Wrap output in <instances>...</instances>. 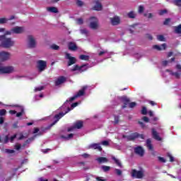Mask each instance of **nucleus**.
I'll use <instances>...</instances> for the list:
<instances>
[{
	"instance_id": "nucleus-46",
	"label": "nucleus",
	"mask_w": 181,
	"mask_h": 181,
	"mask_svg": "<svg viewBox=\"0 0 181 181\" xmlns=\"http://www.w3.org/2000/svg\"><path fill=\"white\" fill-rule=\"evenodd\" d=\"M102 145L104 146H108V145H110V142L108 141H102Z\"/></svg>"
},
{
	"instance_id": "nucleus-37",
	"label": "nucleus",
	"mask_w": 181,
	"mask_h": 181,
	"mask_svg": "<svg viewBox=\"0 0 181 181\" xmlns=\"http://www.w3.org/2000/svg\"><path fill=\"white\" fill-rule=\"evenodd\" d=\"M60 47H59V45H56L54 44L51 45V49H52L53 50H59Z\"/></svg>"
},
{
	"instance_id": "nucleus-5",
	"label": "nucleus",
	"mask_w": 181,
	"mask_h": 181,
	"mask_svg": "<svg viewBox=\"0 0 181 181\" xmlns=\"http://www.w3.org/2000/svg\"><path fill=\"white\" fill-rule=\"evenodd\" d=\"M13 71H15L13 66H4L0 64V74L13 73Z\"/></svg>"
},
{
	"instance_id": "nucleus-62",
	"label": "nucleus",
	"mask_w": 181,
	"mask_h": 181,
	"mask_svg": "<svg viewBox=\"0 0 181 181\" xmlns=\"http://www.w3.org/2000/svg\"><path fill=\"white\" fill-rule=\"evenodd\" d=\"M81 156H82V158H88V157L90 156V155H88V154H87V153H84V154H83Z\"/></svg>"
},
{
	"instance_id": "nucleus-23",
	"label": "nucleus",
	"mask_w": 181,
	"mask_h": 181,
	"mask_svg": "<svg viewBox=\"0 0 181 181\" xmlns=\"http://www.w3.org/2000/svg\"><path fill=\"white\" fill-rule=\"evenodd\" d=\"M89 148L92 149H98V151H103V148H101V146H100V144H92L89 146Z\"/></svg>"
},
{
	"instance_id": "nucleus-22",
	"label": "nucleus",
	"mask_w": 181,
	"mask_h": 181,
	"mask_svg": "<svg viewBox=\"0 0 181 181\" xmlns=\"http://www.w3.org/2000/svg\"><path fill=\"white\" fill-rule=\"evenodd\" d=\"M103 54H106L108 58L111 56V52H109L107 49H101L100 51H98V56H103Z\"/></svg>"
},
{
	"instance_id": "nucleus-2",
	"label": "nucleus",
	"mask_w": 181,
	"mask_h": 181,
	"mask_svg": "<svg viewBox=\"0 0 181 181\" xmlns=\"http://www.w3.org/2000/svg\"><path fill=\"white\" fill-rule=\"evenodd\" d=\"M5 36H6V35H5V33L4 35L0 36L1 46L6 48L13 46V45H15V42H13L11 38H6Z\"/></svg>"
},
{
	"instance_id": "nucleus-33",
	"label": "nucleus",
	"mask_w": 181,
	"mask_h": 181,
	"mask_svg": "<svg viewBox=\"0 0 181 181\" xmlns=\"http://www.w3.org/2000/svg\"><path fill=\"white\" fill-rule=\"evenodd\" d=\"M79 58L81 59V60H88V59H90V57L87 55H81Z\"/></svg>"
},
{
	"instance_id": "nucleus-45",
	"label": "nucleus",
	"mask_w": 181,
	"mask_h": 181,
	"mask_svg": "<svg viewBox=\"0 0 181 181\" xmlns=\"http://www.w3.org/2000/svg\"><path fill=\"white\" fill-rule=\"evenodd\" d=\"M168 13V11L166 10H160L158 11L159 15H165V13Z\"/></svg>"
},
{
	"instance_id": "nucleus-40",
	"label": "nucleus",
	"mask_w": 181,
	"mask_h": 181,
	"mask_svg": "<svg viewBox=\"0 0 181 181\" xmlns=\"http://www.w3.org/2000/svg\"><path fill=\"white\" fill-rule=\"evenodd\" d=\"M115 172L118 176H121L122 175V171H121L119 169H115Z\"/></svg>"
},
{
	"instance_id": "nucleus-51",
	"label": "nucleus",
	"mask_w": 181,
	"mask_h": 181,
	"mask_svg": "<svg viewBox=\"0 0 181 181\" xmlns=\"http://www.w3.org/2000/svg\"><path fill=\"white\" fill-rule=\"evenodd\" d=\"M123 101H124V104H125V105H127V104H128L129 103V99H128L127 98H123Z\"/></svg>"
},
{
	"instance_id": "nucleus-24",
	"label": "nucleus",
	"mask_w": 181,
	"mask_h": 181,
	"mask_svg": "<svg viewBox=\"0 0 181 181\" xmlns=\"http://www.w3.org/2000/svg\"><path fill=\"white\" fill-rule=\"evenodd\" d=\"M68 47L69 50H71L72 52H75V50L77 49V45H76V43L74 42H69L68 44Z\"/></svg>"
},
{
	"instance_id": "nucleus-56",
	"label": "nucleus",
	"mask_w": 181,
	"mask_h": 181,
	"mask_svg": "<svg viewBox=\"0 0 181 181\" xmlns=\"http://www.w3.org/2000/svg\"><path fill=\"white\" fill-rule=\"evenodd\" d=\"M15 149L16 151H19V149H21V144H16L15 145Z\"/></svg>"
},
{
	"instance_id": "nucleus-42",
	"label": "nucleus",
	"mask_w": 181,
	"mask_h": 181,
	"mask_svg": "<svg viewBox=\"0 0 181 181\" xmlns=\"http://www.w3.org/2000/svg\"><path fill=\"white\" fill-rule=\"evenodd\" d=\"M144 9L145 8L143 7V6H139V10H138L139 13H142V12H144Z\"/></svg>"
},
{
	"instance_id": "nucleus-64",
	"label": "nucleus",
	"mask_w": 181,
	"mask_h": 181,
	"mask_svg": "<svg viewBox=\"0 0 181 181\" xmlns=\"http://www.w3.org/2000/svg\"><path fill=\"white\" fill-rule=\"evenodd\" d=\"M39 181H47V179H44L43 177H41L39 179Z\"/></svg>"
},
{
	"instance_id": "nucleus-12",
	"label": "nucleus",
	"mask_w": 181,
	"mask_h": 181,
	"mask_svg": "<svg viewBox=\"0 0 181 181\" xmlns=\"http://www.w3.org/2000/svg\"><path fill=\"white\" fill-rule=\"evenodd\" d=\"M28 45L30 47H35V46H36V40H35V37H33V36L28 35Z\"/></svg>"
},
{
	"instance_id": "nucleus-9",
	"label": "nucleus",
	"mask_w": 181,
	"mask_h": 181,
	"mask_svg": "<svg viewBox=\"0 0 181 181\" xmlns=\"http://www.w3.org/2000/svg\"><path fill=\"white\" fill-rule=\"evenodd\" d=\"M15 138H16V134H14L10 139H9V136L6 135L2 139L0 137V142H1V144H8L9 141L10 142H13Z\"/></svg>"
},
{
	"instance_id": "nucleus-58",
	"label": "nucleus",
	"mask_w": 181,
	"mask_h": 181,
	"mask_svg": "<svg viewBox=\"0 0 181 181\" xmlns=\"http://www.w3.org/2000/svg\"><path fill=\"white\" fill-rule=\"evenodd\" d=\"M43 98V95L40 94V95H35V100H39V98Z\"/></svg>"
},
{
	"instance_id": "nucleus-15",
	"label": "nucleus",
	"mask_w": 181,
	"mask_h": 181,
	"mask_svg": "<svg viewBox=\"0 0 181 181\" xmlns=\"http://www.w3.org/2000/svg\"><path fill=\"white\" fill-rule=\"evenodd\" d=\"M88 67L87 65H83L82 66H78V65H76L74 66V68L71 69L72 71H86L87 70Z\"/></svg>"
},
{
	"instance_id": "nucleus-32",
	"label": "nucleus",
	"mask_w": 181,
	"mask_h": 181,
	"mask_svg": "<svg viewBox=\"0 0 181 181\" xmlns=\"http://www.w3.org/2000/svg\"><path fill=\"white\" fill-rule=\"evenodd\" d=\"M157 39L160 42H165V37L163 35H158Z\"/></svg>"
},
{
	"instance_id": "nucleus-14",
	"label": "nucleus",
	"mask_w": 181,
	"mask_h": 181,
	"mask_svg": "<svg viewBox=\"0 0 181 181\" xmlns=\"http://www.w3.org/2000/svg\"><path fill=\"white\" fill-rule=\"evenodd\" d=\"M11 57V54L6 52H0V60L1 62H5V60H8Z\"/></svg>"
},
{
	"instance_id": "nucleus-55",
	"label": "nucleus",
	"mask_w": 181,
	"mask_h": 181,
	"mask_svg": "<svg viewBox=\"0 0 181 181\" xmlns=\"http://www.w3.org/2000/svg\"><path fill=\"white\" fill-rule=\"evenodd\" d=\"M119 119V117H118V116H115V121H114V123H115V124H117Z\"/></svg>"
},
{
	"instance_id": "nucleus-1",
	"label": "nucleus",
	"mask_w": 181,
	"mask_h": 181,
	"mask_svg": "<svg viewBox=\"0 0 181 181\" xmlns=\"http://www.w3.org/2000/svg\"><path fill=\"white\" fill-rule=\"evenodd\" d=\"M87 90V86H83L82 89H81L76 95L69 98V100H67L64 104L61 107V110H66L67 108V111L64 113L60 112L58 115H55L54 117H52L53 122L50 125V127H53V125H55L57 124V122L60 119V118H62V117H64L67 112L71 111L70 107H69V103H71V101H74L76 98H78V97H81V95H84V91Z\"/></svg>"
},
{
	"instance_id": "nucleus-59",
	"label": "nucleus",
	"mask_w": 181,
	"mask_h": 181,
	"mask_svg": "<svg viewBox=\"0 0 181 181\" xmlns=\"http://www.w3.org/2000/svg\"><path fill=\"white\" fill-rule=\"evenodd\" d=\"M158 160H160V162H163L164 163H165V162H166V160H165V158H162V157H159Z\"/></svg>"
},
{
	"instance_id": "nucleus-19",
	"label": "nucleus",
	"mask_w": 181,
	"mask_h": 181,
	"mask_svg": "<svg viewBox=\"0 0 181 181\" xmlns=\"http://www.w3.org/2000/svg\"><path fill=\"white\" fill-rule=\"evenodd\" d=\"M134 152L137 154L139 155V156H144V148L141 146H138L134 148Z\"/></svg>"
},
{
	"instance_id": "nucleus-17",
	"label": "nucleus",
	"mask_w": 181,
	"mask_h": 181,
	"mask_svg": "<svg viewBox=\"0 0 181 181\" xmlns=\"http://www.w3.org/2000/svg\"><path fill=\"white\" fill-rule=\"evenodd\" d=\"M110 21H111L112 25L115 26L117 25H119V22H121V19L118 16H116L113 18H111Z\"/></svg>"
},
{
	"instance_id": "nucleus-18",
	"label": "nucleus",
	"mask_w": 181,
	"mask_h": 181,
	"mask_svg": "<svg viewBox=\"0 0 181 181\" xmlns=\"http://www.w3.org/2000/svg\"><path fill=\"white\" fill-rule=\"evenodd\" d=\"M152 135L153 138H154V139L156 141H162V138L159 136V134H158V132H156L155 129H152Z\"/></svg>"
},
{
	"instance_id": "nucleus-38",
	"label": "nucleus",
	"mask_w": 181,
	"mask_h": 181,
	"mask_svg": "<svg viewBox=\"0 0 181 181\" xmlns=\"http://www.w3.org/2000/svg\"><path fill=\"white\" fill-rule=\"evenodd\" d=\"M173 4H175L177 6H181V0H175Z\"/></svg>"
},
{
	"instance_id": "nucleus-11",
	"label": "nucleus",
	"mask_w": 181,
	"mask_h": 181,
	"mask_svg": "<svg viewBox=\"0 0 181 181\" xmlns=\"http://www.w3.org/2000/svg\"><path fill=\"white\" fill-rule=\"evenodd\" d=\"M65 59L69 60L68 66H71L74 64L76 62V59L74 57H71V55L69 53H66Z\"/></svg>"
},
{
	"instance_id": "nucleus-29",
	"label": "nucleus",
	"mask_w": 181,
	"mask_h": 181,
	"mask_svg": "<svg viewBox=\"0 0 181 181\" xmlns=\"http://www.w3.org/2000/svg\"><path fill=\"white\" fill-rule=\"evenodd\" d=\"M146 146L147 148L150 150V151H152L153 149V147L152 146V144H151V139H148L146 140Z\"/></svg>"
},
{
	"instance_id": "nucleus-34",
	"label": "nucleus",
	"mask_w": 181,
	"mask_h": 181,
	"mask_svg": "<svg viewBox=\"0 0 181 181\" xmlns=\"http://www.w3.org/2000/svg\"><path fill=\"white\" fill-rule=\"evenodd\" d=\"M102 169H103V170H104V172H108V170H110V169H111V167L107 166V165H103V166H102Z\"/></svg>"
},
{
	"instance_id": "nucleus-26",
	"label": "nucleus",
	"mask_w": 181,
	"mask_h": 181,
	"mask_svg": "<svg viewBox=\"0 0 181 181\" xmlns=\"http://www.w3.org/2000/svg\"><path fill=\"white\" fill-rule=\"evenodd\" d=\"M153 49H156V50H165V49H166V44H163L161 45H154Z\"/></svg>"
},
{
	"instance_id": "nucleus-21",
	"label": "nucleus",
	"mask_w": 181,
	"mask_h": 181,
	"mask_svg": "<svg viewBox=\"0 0 181 181\" xmlns=\"http://www.w3.org/2000/svg\"><path fill=\"white\" fill-rule=\"evenodd\" d=\"M12 19H15V16H11L9 18H0V25L7 23L8 21H12Z\"/></svg>"
},
{
	"instance_id": "nucleus-54",
	"label": "nucleus",
	"mask_w": 181,
	"mask_h": 181,
	"mask_svg": "<svg viewBox=\"0 0 181 181\" xmlns=\"http://www.w3.org/2000/svg\"><path fill=\"white\" fill-rule=\"evenodd\" d=\"M144 16H146V18H148V19H149V18H152L153 16H152V13H145Z\"/></svg>"
},
{
	"instance_id": "nucleus-31",
	"label": "nucleus",
	"mask_w": 181,
	"mask_h": 181,
	"mask_svg": "<svg viewBox=\"0 0 181 181\" xmlns=\"http://www.w3.org/2000/svg\"><path fill=\"white\" fill-rule=\"evenodd\" d=\"M129 18H134L136 16V14L134 11H130L128 14Z\"/></svg>"
},
{
	"instance_id": "nucleus-49",
	"label": "nucleus",
	"mask_w": 181,
	"mask_h": 181,
	"mask_svg": "<svg viewBox=\"0 0 181 181\" xmlns=\"http://www.w3.org/2000/svg\"><path fill=\"white\" fill-rule=\"evenodd\" d=\"M42 90H43V86H39L37 88H35V91H42Z\"/></svg>"
},
{
	"instance_id": "nucleus-20",
	"label": "nucleus",
	"mask_w": 181,
	"mask_h": 181,
	"mask_svg": "<svg viewBox=\"0 0 181 181\" xmlns=\"http://www.w3.org/2000/svg\"><path fill=\"white\" fill-rule=\"evenodd\" d=\"M66 81V78L64 76L59 77L55 81V86H60Z\"/></svg>"
},
{
	"instance_id": "nucleus-8",
	"label": "nucleus",
	"mask_w": 181,
	"mask_h": 181,
	"mask_svg": "<svg viewBox=\"0 0 181 181\" xmlns=\"http://www.w3.org/2000/svg\"><path fill=\"white\" fill-rule=\"evenodd\" d=\"M83 127V122L78 121L74 124V125L68 129V132H71V131H74L75 129H80Z\"/></svg>"
},
{
	"instance_id": "nucleus-13",
	"label": "nucleus",
	"mask_w": 181,
	"mask_h": 181,
	"mask_svg": "<svg viewBox=\"0 0 181 181\" xmlns=\"http://www.w3.org/2000/svg\"><path fill=\"white\" fill-rule=\"evenodd\" d=\"M47 64V63L45 61H43V60L37 61L38 70H40V71H43V70L46 69Z\"/></svg>"
},
{
	"instance_id": "nucleus-50",
	"label": "nucleus",
	"mask_w": 181,
	"mask_h": 181,
	"mask_svg": "<svg viewBox=\"0 0 181 181\" xmlns=\"http://www.w3.org/2000/svg\"><path fill=\"white\" fill-rule=\"evenodd\" d=\"M81 33H82V35H87L88 32L87 31V30L83 29V30H81Z\"/></svg>"
},
{
	"instance_id": "nucleus-52",
	"label": "nucleus",
	"mask_w": 181,
	"mask_h": 181,
	"mask_svg": "<svg viewBox=\"0 0 181 181\" xmlns=\"http://www.w3.org/2000/svg\"><path fill=\"white\" fill-rule=\"evenodd\" d=\"M76 4H77V6H83V1H80V0H78L77 1V2H76Z\"/></svg>"
},
{
	"instance_id": "nucleus-53",
	"label": "nucleus",
	"mask_w": 181,
	"mask_h": 181,
	"mask_svg": "<svg viewBox=\"0 0 181 181\" xmlns=\"http://www.w3.org/2000/svg\"><path fill=\"white\" fill-rule=\"evenodd\" d=\"M168 156L170 157V162H173V160H175V158H173V156H172V155H170V153H168Z\"/></svg>"
},
{
	"instance_id": "nucleus-3",
	"label": "nucleus",
	"mask_w": 181,
	"mask_h": 181,
	"mask_svg": "<svg viewBox=\"0 0 181 181\" xmlns=\"http://www.w3.org/2000/svg\"><path fill=\"white\" fill-rule=\"evenodd\" d=\"M131 175L132 177H134L135 179H142V177L145 176V170L142 169L140 170H132Z\"/></svg>"
},
{
	"instance_id": "nucleus-27",
	"label": "nucleus",
	"mask_w": 181,
	"mask_h": 181,
	"mask_svg": "<svg viewBox=\"0 0 181 181\" xmlns=\"http://www.w3.org/2000/svg\"><path fill=\"white\" fill-rule=\"evenodd\" d=\"M96 160L98 162V163H105L108 162V159L105 157H99L96 159Z\"/></svg>"
},
{
	"instance_id": "nucleus-47",
	"label": "nucleus",
	"mask_w": 181,
	"mask_h": 181,
	"mask_svg": "<svg viewBox=\"0 0 181 181\" xmlns=\"http://www.w3.org/2000/svg\"><path fill=\"white\" fill-rule=\"evenodd\" d=\"M5 114H6V110L5 109L0 110V116L5 115Z\"/></svg>"
},
{
	"instance_id": "nucleus-48",
	"label": "nucleus",
	"mask_w": 181,
	"mask_h": 181,
	"mask_svg": "<svg viewBox=\"0 0 181 181\" xmlns=\"http://www.w3.org/2000/svg\"><path fill=\"white\" fill-rule=\"evenodd\" d=\"M136 105V103L135 102L131 103L129 105V108H134Z\"/></svg>"
},
{
	"instance_id": "nucleus-28",
	"label": "nucleus",
	"mask_w": 181,
	"mask_h": 181,
	"mask_svg": "<svg viewBox=\"0 0 181 181\" xmlns=\"http://www.w3.org/2000/svg\"><path fill=\"white\" fill-rule=\"evenodd\" d=\"M17 111H20L16 114V117H19L22 115H23V107L18 106L17 108Z\"/></svg>"
},
{
	"instance_id": "nucleus-10",
	"label": "nucleus",
	"mask_w": 181,
	"mask_h": 181,
	"mask_svg": "<svg viewBox=\"0 0 181 181\" xmlns=\"http://www.w3.org/2000/svg\"><path fill=\"white\" fill-rule=\"evenodd\" d=\"M136 138H139L140 139H144L145 136L144 134H139L138 133H133L127 136V139L129 141H134V139H136Z\"/></svg>"
},
{
	"instance_id": "nucleus-36",
	"label": "nucleus",
	"mask_w": 181,
	"mask_h": 181,
	"mask_svg": "<svg viewBox=\"0 0 181 181\" xmlns=\"http://www.w3.org/2000/svg\"><path fill=\"white\" fill-rule=\"evenodd\" d=\"M74 135L73 134H69L67 136H62V138H64V139H71V138H73Z\"/></svg>"
},
{
	"instance_id": "nucleus-41",
	"label": "nucleus",
	"mask_w": 181,
	"mask_h": 181,
	"mask_svg": "<svg viewBox=\"0 0 181 181\" xmlns=\"http://www.w3.org/2000/svg\"><path fill=\"white\" fill-rule=\"evenodd\" d=\"M4 152L6 153H15V150L5 149Z\"/></svg>"
},
{
	"instance_id": "nucleus-57",
	"label": "nucleus",
	"mask_w": 181,
	"mask_h": 181,
	"mask_svg": "<svg viewBox=\"0 0 181 181\" xmlns=\"http://www.w3.org/2000/svg\"><path fill=\"white\" fill-rule=\"evenodd\" d=\"M143 121H144V122H149V118L146 117H144L142 118Z\"/></svg>"
},
{
	"instance_id": "nucleus-16",
	"label": "nucleus",
	"mask_w": 181,
	"mask_h": 181,
	"mask_svg": "<svg viewBox=\"0 0 181 181\" xmlns=\"http://www.w3.org/2000/svg\"><path fill=\"white\" fill-rule=\"evenodd\" d=\"M93 4H95V6H93L94 11H102L103 5H101V3H100L98 0H94Z\"/></svg>"
},
{
	"instance_id": "nucleus-25",
	"label": "nucleus",
	"mask_w": 181,
	"mask_h": 181,
	"mask_svg": "<svg viewBox=\"0 0 181 181\" xmlns=\"http://www.w3.org/2000/svg\"><path fill=\"white\" fill-rule=\"evenodd\" d=\"M47 11L51 13H59V10L56 7H47Z\"/></svg>"
},
{
	"instance_id": "nucleus-35",
	"label": "nucleus",
	"mask_w": 181,
	"mask_h": 181,
	"mask_svg": "<svg viewBox=\"0 0 181 181\" xmlns=\"http://www.w3.org/2000/svg\"><path fill=\"white\" fill-rule=\"evenodd\" d=\"M175 33H181V25H178L177 27H175Z\"/></svg>"
},
{
	"instance_id": "nucleus-7",
	"label": "nucleus",
	"mask_w": 181,
	"mask_h": 181,
	"mask_svg": "<svg viewBox=\"0 0 181 181\" xmlns=\"http://www.w3.org/2000/svg\"><path fill=\"white\" fill-rule=\"evenodd\" d=\"M176 69L178 71L177 72H173L170 70H167V71L168 73H170V74H171V76H173V77H175V78H180L181 65L180 64H177Z\"/></svg>"
},
{
	"instance_id": "nucleus-4",
	"label": "nucleus",
	"mask_w": 181,
	"mask_h": 181,
	"mask_svg": "<svg viewBox=\"0 0 181 181\" xmlns=\"http://www.w3.org/2000/svg\"><path fill=\"white\" fill-rule=\"evenodd\" d=\"M25 32V28L23 27L16 26L12 28L10 31H6L5 35H12V33H16L19 35Z\"/></svg>"
},
{
	"instance_id": "nucleus-44",
	"label": "nucleus",
	"mask_w": 181,
	"mask_h": 181,
	"mask_svg": "<svg viewBox=\"0 0 181 181\" xmlns=\"http://www.w3.org/2000/svg\"><path fill=\"white\" fill-rule=\"evenodd\" d=\"M95 179L97 181H107V180L104 179L103 177H96Z\"/></svg>"
},
{
	"instance_id": "nucleus-61",
	"label": "nucleus",
	"mask_w": 181,
	"mask_h": 181,
	"mask_svg": "<svg viewBox=\"0 0 181 181\" xmlns=\"http://www.w3.org/2000/svg\"><path fill=\"white\" fill-rule=\"evenodd\" d=\"M78 105V103H74L71 105V108H75V107H77Z\"/></svg>"
},
{
	"instance_id": "nucleus-30",
	"label": "nucleus",
	"mask_w": 181,
	"mask_h": 181,
	"mask_svg": "<svg viewBox=\"0 0 181 181\" xmlns=\"http://www.w3.org/2000/svg\"><path fill=\"white\" fill-rule=\"evenodd\" d=\"M112 160L115 162L116 165L119 166V168H122V164H121V161L117 159L115 157H112Z\"/></svg>"
},
{
	"instance_id": "nucleus-39",
	"label": "nucleus",
	"mask_w": 181,
	"mask_h": 181,
	"mask_svg": "<svg viewBox=\"0 0 181 181\" xmlns=\"http://www.w3.org/2000/svg\"><path fill=\"white\" fill-rule=\"evenodd\" d=\"M141 114H143V115H146V114H148V110L146 107H143Z\"/></svg>"
},
{
	"instance_id": "nucleus-43",
	"label": "nucleus",
	"mask_w": 181,
	"mask_h": 181,
	"mask_svg": "<svg viewBox=\"0 0 181 181\" xmlns=\"http://www.w3.org/2000/svg\"><path fill=\"white\" fill-rule=\"evenodd\" d=\"M76 23L78 25H83V18H78V19H76Z\"/></svg>"
},
{
	"instance_id": "nucleus-6",
	"label": "nucleus",
	"mask_w": 181,
	"mask_h": 181,
	"mask_svg": "<svg viewBox=\"0 0 181 181\" xmlns=\"http://www.w3.org/2000/svg\"><path fill=\"white\" fill-rule=\"evenodd\" d=\"M98 18L97 17H90L89 28H90V29L97 30L98 29Z\"/></svg>"
},
{
	"instance_id": "nucleus-60",
	"label": "nucleus",
	"mask_w": 181,
	"mask_h": 181,
	"mask_svg": "<svg viewBox=\"0 0 181 181\" xmlns=\"http://www.w3.org/2000/svg\"><path fill=\"white\" fill-rule=\"evenodd\" d=\"M169 22H170V18H167V19L164 21V25H169Z\"/></svg>"
},
{
	"instance_id": "nucleus-63",
	"label": "nucleus",
	"mask_w": 181,
	"mask_h": 181,
	"mask_svg": "<svg viewBox=\"0 0 181 181\" xmlns=\"http://www.w3.org/2000/svg\"><path fill=\"white\" fill-rule=\"evenodd\" d=\"M9 112H10V114H11V115H13L14 114H16V110H10Z\"/></svg>"
}]
</instances>
